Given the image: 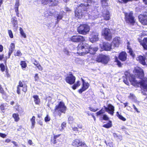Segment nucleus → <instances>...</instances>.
<instances>
[{
	"label": "nucleus",
	"mask_w": 147,
	"mask_h": 147,
	"mask_svg": "<svg viewBox=\"0 0 147 147\" xmlns=\"http://www.w3.org/2000/svg\"><path fill=\"white\" fill-rule=\"evenodd\" d=\"M98 49L97 47H90L87 44L81 43L78 46L77 53L80 55H84L88 53L94 54Z\"/></svg>",
	"instance_id": "f257e3e1"
},
{
	"label": "nucleus",
	"mask_w": 147,
	"mask_h": 147,
	"mask_svg": "<svg viewBox=\"0 0 147 147\" xmlns=\"http://www.w3.org/2000/svg\"><path fill=\"white\" fill-rule=\"evenodd\" d=\"M125 74L126 77V80H123V82L127 85H129V83L127 80H129L133 84H136L140 83V84L143 87L145 91H147V78H144L141 82H139L136 80L134 77L133 75H131L129 71L125 72Z\"/></svg>",
	"instance_id": "f03ea898"
},
{
	"label": "nucleus",
	"mask_w": 147,
	"mask_h": 147,
	"mask_svg": "<svg viewBox=\"0 0 147 147\" xmlns=\"http://www.w3.org/2000/svg\"><path fill=\"white\" fill-rule=\"evenodd\" d=\"M90 6H88V5H84L82 4L80 5L78 7L75 11V16L76 17L78 18H81L83 15V13L82 12V9L84 11L87 12L89 10H90Z\"/></svg>",
	"instance_id": "7ed1b4c3"
},
{
	"label": "nucleus",
	"mask_w": 147,
	"mask_h": 147,
	"mask_svg": "<svg viewBox=\"0 0 147 147\" xmlns=\"http://www.w3.org/2000/svg\"><path fill=\"white\" fill-rule=\"evenodd\" d=\"M90 30L89 26L86 24H81L78 28V31L80 34L85 35L88 33Z\"/></svg>",
	"instance_id": "20e7f679"
},
{
	"label": "nucleus",
	"mask_w": 147,
	"mask_h": 147,
	"mask_svg": "<svg viewBox=\"0 0 147 147\" xmlns=\"http://www.w3.org/2000/svg\"><path fill=\"white\" fill-rule=\"evenodd\" d=\"M125 19L126 22L131 25H134L135 21L132 12L125 13Z\"/></svg>",
	"instance_id": "39448f33"
},
{
	"label": "nucleus",
	"mask_w": 147,
	"mask_h": 147,
	"mask_svg": "<svg viewBox=\"0 0 147 147\" xmlns=\"http://www.w3.org/2000/svg\"><path fill=\"white\" fill-rule=\"evenodd\" d=\"M102 35L107 40L110 41L112 38V35L110 30L108 28L103 29L102 31Z\"/></svg>",
	"instance_id": "423d86ee"
},
{
	"label": "nucleus",
	"mask_w": 147,
	"mask_h": 147,
	"mask_svg": "<svg viewBox=\"0 0 147 147\" xmlns=\"http://www.w3.org/2000/svg\"><path fill=\"white\" fill-rule=\"evenodd\" d=\"M109 58L108 56L103 54L99 55L96 58V61L98 62H101L103 64H107Z\"/></svg>",
	"instance_id": "0eeeda50"
},
{
	"label": "nucleus",
	"mask_w": 147,
	"mask_h": 147,
	"mask_svg": "<svg viewBox=\"0 0 147 147\" xmlns=\"http://www.w3.org/2000/svg\"><path fill=\"white\" fill-rule=\"evenodd\" d=\"M66 107L64 103L61 101L59 102L57 105H56L55 108V112L57 113H65Z\"/></svg>",
	"instance_id": "6e6552de"
},
{
	"label": "nucleus",
	"mask_w": 147,
	"mask_h": 147,
	"mask_svg": "<svg viewBox=\"0 0 147 147\" xmlns=\"http://www.w3.org/2000/svg\"><path fill=\"white\" fill-rule=\"evenodd\" d=\"M133 73L137 77H139L142 78L144 75V73L143 70L141 68L138 67H136L134 68L133 71Z\"/></svg>",
	"instance_id": "1a4fd4ad"
},
{
	"label": "nucleus",
	"mask_w": 147,
	"mask_h": 147,
	"mask_svg": "<svg viewBox=\"0 0 147 147\" xmlns=\"http://www.w3.org/2000/svg\"><path fill=\"white\" fill-rule=\"evenodd\" d=\"M88 5L90 6L88 4H87ZM90 10H89V11L86 12L88 13V14L89 18L90 19L92 20H94L96 19L98 17V13L97 11L96 10H94L92 12L90 13H89V12L92 11V10L91 9V6H90Z\"/></svg>",
	"instance_id": "9d476101"
},
{
	"label": "nucleus",
	"mask_w": 147,
	"mask_h": 147,
	"mask_svg": "<svg viewBox=\"0 0 147 147\" xmlns=\"http://www.w3.org/2000/svg\"><path fill=\"white\" fill-rule=\"evenodd\" d=\"M121 41V38L119 37H116L113 38L111 43L113 49L118 47Z\"/></svg>",
	"instance_id": "9b49d317"
},
{
	"label": "nucleus",
	"mask_w": 147,
	"mask_h": 147,
	"mask_svg": "<svg viewBox=\"0 0 147 147\" xmlns=\"http://www.w3.org/2000/svg\"><path fill=\"white\" fill-rule=\"evenodd\" d=\"M100 47L101 51L105 50L106 51H110L113 49L111 44L108 42H104L102 45H100Z\"/></svg>",
	"instance_id": "f8f14e48"
},
{
	"label": "nucleus",
	"mask_w": 147,
	"mask_h": 147,
	"mask_svg": "<svg viewBox=\"0 0 147 147\" xmlns=\"http://www.w3.org/2000/svg\"><path fill=\"white\" fill-rule=\"evenodd\" d=\"M69 40L71 41L77 42L80 41H83L84 40V38L80 35L74 36L69 38Z\"/></svg>",
	"instance_id": "ddd939ff"
},
{
	"label": "nucleus",
	"mask_w": 147,
	"mask_h": 147,
	"mask_svg": "<svg viewBox=\"0 0 147 147\" xmlns=\"http://www.w3.org/2000/svg\"><path fill=\"white\" fill-rule=\"evenodd\" d=\"M81 80L82 82V87L79 90V92L80 94L87 89L89 86V84L88 82H85L84 80L82 78Z\"/></svg>",
	"instance_id": "4468645a"
},
{
	"label": "nucleus",
	"mask_w": 147,
	"mask_h": 147,
	"mask_svg": "<svg viewBox=\"0 0 147 147\" xmlns=\"http://www.w3.org/2000/svg\"><path fill=\"white\" fill-rule=\"evenodd\" d=\"M66 82L70 84H72L75 82L76 78L72 74H69L65 78Z\"/></svg>",
	"instance_id": "2eb2a0df"
},
{
	"label": "nucleus",
	"mask_w": 147,
	"mask_h": 147,
	"mask_svg": "<svg viewBox=\"0 0 147 147\" xmlns=\"http://www.w3.org/2000/svg\"><path fill=\"white\" fill-rule=\"evenodd\" d=\"M98 33L97 32H92L90 34L89 38L90 41L91 42H93L98 40Z\"/></svg>",
	"instance_id": "dca6fc26"
},
{
	"label": "nucleus",
	"mask_w": 147,
	"mask_h": 147,
	"mask_svg": "<svg viewBox=\"0 0 147 147\" xmlns=\"http://www.w3.org/2000/svg\"><path fill=\"white\" fill-rule=\"evenodd\" d=\"M138 18L140 22L142 24L147 25V15H140Z\"/></svg>",
	"instance_id": "f3484780"
},
{
	"label": "nucleus",
	"mask_w": 147,
	"mask_h": 147,
	"mask_svg": "<svg viewBox=\"0 0 147 147\" xmlns=\"http://www.w3.org/2000/svg\"><path fill=\"white\" fill-rule=\"evenodd\" d=\"M105 111L109 114L113 115L114 111V107L111 104L108 105L107 107L104 106Z\"/></svg>",
	"instance_id": "a211bd4d"
},
{
	"label": "nucleus",
	"mask_w": 147,
	"mask_h": 147,
	"mask_svg": "<svg viewBox=\"0 0 147 147\" xmlns=\"http://www.w3.org/2000/svg\"><path fill=\"white\" fill-rule=\"evenodd\" d=\"M11 21L12 23L14 29L16 30L18 28V22L16 18L15 17H13L11 19Z\"/></svg>",
	"instance_id": "6ab92c4d"
},
{
	"label": "nucleus",
	"mask_w": 147,
	"mask_h": 147,
	"mask_svg": "<svg viewBox=\"0 0 147 147\" xmlns=\"http://www.w3.org/2000/svg\"><path fill=\"white\" fill-rule=\"evenodd\" d=\"M127 54L125 52H122L119 53V58L122 61H125L127 59Z\"/></svg>",
	"instance_id": "aec40b11"
},
{
	"label": "nucleus",
	"mask_w": 147,
	"mask_h": 147,
	"mask_svg": "<svg viewBox=\"0 0 147 147\" xmlns=\"http://www.w3.org/2000/svg\"><path fill=\"white\" fill-rule=\"evenodd\" d=\"M15 45L14 44L11 43V44L9 49L8 57V58H9L11 54L12 53L13 51L15 49Z\"/></svg>",
	"instance_id": "412c9836"
},
{
	"label": "nucleus",
	"mask_w": 147,
	"mask_h": 147,
	"mask_svg": "<svg viewBox=\"0 0 147 147\" xmlns=\"http://www.w3.org/2000/svg\"><path fill=\"white\" fill-rule=\"evenodd\" d=\"M81 142L82 141L79 140L77 139L73 140L72 143V145L76 147H79L80 146Z\"/></svg>",
	"instance_id": "4be33fe9"
},
{
	"label": "nucleus",
	"mask_w": 147,
	"mask_h": 147,
	"mask_svg": "<svg viewBox=\"0 0 147 147\" xmlns=\"http://www.w3.org/2000/svg\"><path fill=\"white\" fill-rule=\"evenodd\" d=\"M136 59L142 65H144L146 64V63L145 60V58L144 57L142 56H139L137 57Z\"/></svg>",
	"instance_id": "5701e85b"
},
{
	"label": "nucleus",
	"mask_w": 147,
	"mask_h": 147,
	"mask_svg": "<svg viewBox=\"0 0 147 147\" xmlns=\"http://www.w3.org/2000/svg\"><path fill=\"white\" fill-rule=\"evenodd\" d=\"M144 49L147 50V38H144L140 42Z\"/></svg>",
	"instance_id": "b1692460"
},
{
	"label": "nucleus",
	"mask_w": 147,
	"mask_h": 147,
	"mask_svg": "<svg viewBox=\"0 0 147 147\" xmlns=\"http://www.w3.org/2000/svg\"><path fill=\"white\" fill-rule=\"evenodd\" d=\"M103 16L105 20H109L110 19V16L109 13L108 11H106L103 14Z\"/></svg>",
	"instance_id": "393cba45"
},
{
	"label": "nucleus",
	"mask_w": 147,
	"mask_h": 147,
	"mask_svg": "<svg viewBox=\"0 0 147 147\" xmlns=\"http://www.w3.org/2000/svg\"><path fill=\"white\" fill-rule=\"evenodd\" d=\"M24 86L22 82L20 81L19 83V85L17 87V92L18 94L20 93L21 88Z\"/></svg>",
	"instance_id": "a878e982"
},
{
	"label": "nucleus",
	"mask_w": 147,
	"mask_h": 147,
	"mask_svg": "<svg viewBox=\"0 0 147 147\" xmlns=\"http://www.w3.org/2000/svg\"><path fill=\"white\" fill-rule=\"evenodd\" d=\"M49 3L52 6H54L57 5L58 2V0H50Z\"/></svg>",
	"instance_id": "bb28decb"
},
{
	"label": "nucleus",
	"mask_w": 147,
	"mask_h": 147,
	"mask_svg": "<svg viewBox=\"0 0 147 147\" xmlns=\"http://www.w3.org/2000/svg\"><path fill=\"white\" fill-rule=\"evenodd\" d=\"M128 45L127 46V49L128 50V53H129L130 55L132 57H134V54L133 53V51L132 49H131L130 47L129 46V42H128Z\"/></svg>",
	"instance_id": "cd10ccee"
},
{
	"label": "nucleus",
	"mask_w": 147,
	"mask_h": 147,
	"mask_svg": "<svg viewBox=\"0 0 147 147\" xmlns=\"http://www.w3.org/2000/svg\"><path fill=\"white\" fill-rule=\"evenodd\" d=\"M34 98V101L36 104H38L40 102V100L37 95H34L33 96Z\"/></svg>",
	"instance_id": "c85d7f7f"
},
{
	"label": "nucleus",
	"mask_w": 147,
	"mask_h": 147,
	"mask_svg": "<svg viewBox=\"0 0 147 147\" xmlns=\"http://www.w3.org/2000/svg\"><path fill=\"white\" fill-rule=\"evenodd\" d=\"M35 117L34 116H33L32 118L30 119V121L32 124L31 128L32 129H33L34 127L35 123Z\"/></svg>",
	"instance_id": "c756f323"
},
{
	"label": "nucleus",
	"mask_w": 147,
	"mask_h": 147,
	"mask_svg": "<svg viewBox=\"0 0 147 147\" xmlns=\"http://www.w3.org/2000/svg\"><path fill=\"white\" fill-rule=\"evenodd\" d=\"M12 116L14 119L15 121L17 122L19 120L20 117L18 114L14 113L13 114Z\"/></svg>",
	"instance_id": "7c9ffc66"
},
{
	"label": "nucleus",
	"mask_w": 147,
	"mask_h": 147,
	"mask_svg": "<svg viewBox=\"0 0 147 147\" xmlns=\"http://www.w3.org/2000/svg\"><path fill=\"white\" fill-rule=\"evenodd\" d=\"M19 30L20 31V33L22 36L24 38H26V34L24 32L22 29L20 27V28Z\"/></svg>",
	"instance_id": "2f4dec72"
},
{
	"label": "nucleus",
	"mask_w": 147,
	"mask_h": 147,
	"mask_svg": "<svg viewBox=\"0 0 147 147\" xmlns=\"http://www.w3.org/2000/svg\"><path fill=\"white\" fill-rule=\"evenodd\" d=\"M80 82L78 81L74 84V86H72V88L74 90H75L77 87L80 86Z\"/></svg>",
	"instance_id": "473e14b6"
},
{
	"label": "nucleus",
	"mask_w": 147,
	"mask_h": 147,
	"mask_svg": "<svg viewBox=\"0 0 147 147\" xmlns=\"http://www.w3.org/2000/svg\"><path fill=\"white\" fill-rule=\"evenodd\" d=\"M20 65L22 69L25 70V69L27 66V64L24 61H22L21 62Z\"/></svg>",
	"instance_id": "72a5a7b5"
},
{
	"label": "nucleus",
	"mask_w": 147,
	"mask_h": 147,
	"mask_svg": "<svg viewBox=\"0 0 147 147\" xmlns=\"http://www.w3.org/2000/svg\"><path fill=\"white\" fill-rule=\"evenodd\" d=\"M117 117L119 118V119L121 120H122L123 121H126V119L121 115L119 114L118 112H117Z\"/></svg>",
	"instance_id": "f704fd0d"
},
{
	"label": "nucleus",
	"mask_w": 147,
	"mask_h": 147,
	"mask_svg": "<svg viewBox=\"0 0 147 147\" xmlns=\"http://www.w3.org/2000/svg\"><path fill=\"white\" fill-rule=\"evenodd\" d=\"M14 55L15 56L20 57L22 55V53L19 50H17L14 53Z\"/></svg>",
	"instance_id": "c9c22d12"
},
{
	"label": "nucleus",
	"mask_w": 147,
	"mask_h": 147,
	"mask_svg": "<svg viewBox=\"0 0 147 147\" xmlns=\"http://www.w3.org/2000/svg\"><path fill=\"white\" fill-rule=\"evenodd\" d=\"M103 109H102L98 112L96 113V115L97 116L100 115L101 114H103L105 113V110Z\"/></svg>",
	"instance_id": "e433bc0d"
},
{
	"label": "nucleus",
	"mask_w": 147,
	"mask_h": 147,
	"mask_svg": "<svg viewBox=\"0 0 147 147\" xmlns=\"http://www.w3.org/2000/svg\"><path fill=\"white\" fill-rule=\"evenodd\" d=\"M66 123L65 122H63L61 124V128H59L60 131H62L66 127Z\"/></svg>",
	"instance_id": "4c0bfd02"
},
{
	"label": "nucleus",
	"mask_w": 147,
	"mask_h": 147,
	"mask_svg": "<svg viewBox=\"0 0 147 147\" xmlns=\"http://www.w3.org/2000/svg\"><path fill=\"white\" fill-rule=\"evenodd\" d=\"M63 17V15L62 14H59L57 15V22L58 23L59 21L62 19Z\"/></svg>",
	"instance_id": "58836bf2"
},
{
	"label": "nucleus",
	"mask_w": 147,
	"mask_h": 147,
	"mask_svg": "<svg viewBox=\"0 0 147 147\" xmlns=\"http://www.w3.org/2000/svg\"><path fill=\"white\" fill-rule=\"evenodd\" d=\"M112 126V123L111 122H109L106 124L103 125V127L107 128H109Z\"/></svg>",
	"instance_id": "ea45409f"
},
{
	"label": "nucleus",
	"mask_w": 147,
	"mask_h": 147,
	"mask_svg": "<svg viewBox=\"0 0 147 147\" xmlns=\"http://www.w3.org/2000/svg\"><path fill=\"white\" fill-rule=\"evenodd\" d=\"M102 6H107L108 3H107V0H101Z\"/></svg>",
	"instance_id": "a19ab883"
},
{
	"label": "nucleus",
	"mask_w": 147,
	"mask_h": 147,
	"mask_svg": "<svg viewBox=\"0 0 147 147\" xmlns=\"http://www.w3.org/2000/svg\"><path fill=\"white\" fill-rule=\"evenodd\" d=\"M60 135H56L55 136L53 139L51 141V143L53 144H55L56 143V138L59 137L60 136Z\"/></svg>",
	"instance_id": "79ce46f5"
},
{
	"label": "nucleus",
	"mask_w": 147,
	"mask_h": 147,
	"mask_svg": "<svg viewBox=\"0 0 147 147\" xmlns=\"http://www.w3.org/2000/svg\"><path fill=\"white\" fill-rule=\"evenodd\" d=\"M101 118L102 119H103L105 120H108L109 119L107 115L105 114L102 115Z\"/></svg>",
	"instance_id": "37998d69"
},
{
	"label": "nucleus",
	"mask_w": 147,
	"mask_h": 147,
	"mask_svg": "<svg viewBox=\"0 0 147 147\" xmlns=\"http://www.w3.org/2000/svg\"><path fill=\"white\" fill-rule=\"evenodd\" d=\"M115 61L117 62V64L119 66H121V62L118 60L117 57H115Z\"/></svg>",
	"instance_id": "c03bdc74"
},
{
	"label": "nucleus",
	"mask_w": 147,
	"mask_h": 147,
	"mask_svg": "<svg viewBox=\"0 0 147 147\" xmlns=\"http://www.w3.org/2000/svg\"><path fill=\"white\" fill-rule=\"evenodd\" d=\"M20 0H16V2L15 5V7L18 8L20 5L19 3Z\"/></svg>",
	"instance_id": "a18cd8bd"
},
{
	"label": "nucleus",
	"mask_w": 147,
	"mask_h": 147,
	"mask_svg": "<svg viewBox=\"0 0 147 147\" xmlns=\"http://www.w3.org/2000/svg\"><path fill=\"white\" fill-rule=\"evenodd\" d=\"M0 67L1 68V70L3 72L5 71V67L4 65L3 64H1L0 65Z\"/></svg>",
	"instance_id": "49530a36"
},
{
	"label": "nucleus",
	"mask_w": 147,
	"mask_h": 147,
	"mask_svg": "<svg viewBox=\"0 0 147 147\" xmlns=\"http://www.w3.org/2000/svg\"><path fill=\"white\" fill-rule=\"evenodd\" d=\"M34 80L36 81H38L39 80V77L38 74H36L34 76Z\"/></svg>",
	"instance_id": "de8ad7c7"
},
{
	"label": "nucleus",
	"mask_w": 147,
	"mask_h": 147,
	"mask_svg": "<svg viewBox=\"0 0 147 147\" xmlns=\"http://www.w3.org/2000/svg\"><path fill=\"white\" fill-rule=\"evenodd\" d=\"M8 34H9V37L11 38H13V34L12 31L10 30H8Z\"/></svg>",
	"instance_id": "09e8293b"
},
{
	"label": "nucleus",
	"mask_w": 147,
	"mask_h": 147,
	"mask_svg": "<svg viewBox=\"0 0 147 147\" xmlns=\"http://www.w3.org/2000/svg\"><path fill=\"white\" fill-rule=\"evenodd\" d=\"M129 98L130 99L133 100L135 99L136 97L133 94H130L129 96Z\"/></svg>",
	"instance_id": "8fccbe9b"
},
{
	"label": "nucleus",
	"mask_w": 147,
	"mask_h": 147,
	"mask_svg": "<svg viewBox=\"0 0 147 147\" xmlns=\"http://www.w3.org/2000/svg\"><path fill=\"white\" fill-rule=\"evenodd\" d=\"M50 120V117L48 115H47L45 118V122H47L49 121Z\"/></svg>",
	"instance_id": "3c124183"
},
{
	"label": "nucleus",
	"mask_w": 147,
	"mask_h": 147,
	"mask_svg": "<svg viewBox=\"0 0 147 147\" xmlns=\"http://www.w3.org/2000/svg\"><path fill=\"white\" fill-rule=\"evenodd\" d=\"M22 90L24 92H26L27 90V86L26 85H24V86L22 87Z\"/></svg>",
	"instance_id": "603ef678"
},
{
	"label": "nucleus",
	"mask_w": 147,
	"mask_h": 147,
	"mask_svg": "<svg viewBox=\"0 0 147 147\" xmlns=\"http://www.w3.org/2000/svg\"><path fill=\"white\" fill-rule=\"evenodd\" d=\"M80 146L81 147H88L87 145L84 142H82L80 144Z\"/></svg>",
	"instance_id": "864d4df0"
},
{
	"label": "nucleus",
	"mask_w": 147,
	"mask_h": 147,
	"mask_svg": "<svg viewBox=\"0 0 147 147\" xmlns=\"http://www.w3.org/2000/svg\"><path fill=\"white\" fill-rule=\"evenodd\" d=\"M34 62L35 63H33L38 68L40 65V64L39 63H38L36 60H35Z\"/></svg>",
	"instance_id": "5fc2aeb1"
},
{
	"label": "nucleus",
	"mask_w": 147,
	"mask_h": 147,
	"mask_svg": "<svg viewBox=\"0 0 147 147\" xmlns=\"http://www.w3.org/2000/svg\"><path fill=\"white\" fill-rule=\"evenodd\" d=\"M49 1L50 0H42V3L45 4L49 3Z\"/></svg>",
	"instance_id": "6e6d98bb"
},
{
	"label": "nucleus",
	"mask_w": 147,
	"mask_h": 147,
	"mask_svg": "<svg viewBox=\"0 0 147 147\" xmlns=\"http://www.w3.org/2000/svg\"><path fill=\"white\" fill-rule=\"evenodd\" d=\"M74 120V118L72 117H69L68 118V120L69 121V123H71V122Z\"/></svg>",
	"instance_id": "4d7b16f0"
},
{
	"label": "nucleus",
	"mask_w": 147,
	"mask_h": 147,
	"mask_svg": "<svg viewBox=\"0 0 147 147\" xmlns=\"http://www.w3.org/2000/svg\"><path fill=\"white\" fill-rule=\"evenodd\" d=\"M89 109L92 112H95L98 110V109H94L92 107H90Z\"/></svg>",
	"instance_id": "13d9d810"
},
{
	"label": "nucleus",
	"mask_w": 147,
	"mask_h": 147,
	"mask_svg": "<svg viewBox=\"0 0 147 147\" xmlns=\"http://www.w3.org/2000/svg\"><path fill=\"white\" fill-rule=\"evenodd\" d=\"M7 135L5 134L0 133V136L2 138H4L6 137Z\"/></svg>",
	"instance_id": "bf43d9fd"
},
{
	"label": "nucleus",
	"mask_w": 147,
	"mask_h": 147,
	"mask_svg": "<svg viewBox=\"0 0 147 147\" xmlns=\"http://www.w3.org/2000/svg\"><path fill=\"white\" fill-rule=\"evenodd\" d=\"M133 107L134 109L138 113H140V112L138 110V109L134 105H133Z\"/></svg>",
	"instance_id": "052dcab7"
},
{
	"label": "nucleus",
	"mask_w": 147,
	"mask_h": 147,
	"mask_svg": "<svg viewBox=\"0 0 147 147\" xmlns=\"http://www.w3.org/2000/svg\"><path fill=\"white\" fill-rule=\"evenodd\" d=\"M0 92L1 93H4V90L3 88L1 86L0 84Z\"/></svg>",
	"instance_id": "680f3d73"
},
{
	"label": "nucleus",
	"mask_w": 147,
	"mask_h": 147,
	"mask_svg": "<svg viewBox=\"0 0 147 147\" xmlns=\"http://www.w3.org/2000/svg\"><path fill=\"white\" fill-rule=\"evenodd\" d=\"M63 51L64 52V53L68 55L69 53V51L66 49H64Z\"/></svg>",
	"instance_id": "e2e57ef3"
},
{
	"label": "nucleus",
	"mask_w": 147,
	"mask_h": 147,
	"mask_svg": "<svg viewBox=\"0 0 147 147\" xmlns=\"http://www.w3.org/2000/svg\"><path fill=\"white\" fill-rule=\"evenodd\" d=\"M72 129L74 131H78V129L77 128V127H72Z\"/></svg>",
	"instance_id": "0e129e2a"
},
{
	"label": "nucleus",
	"mask_w": 147,
	"mask_h": 147,
	"mask_svg": "<svg viewBox=\"0 0 147 147\" xmlns=\"http://www.w3.org/2000/svg\"><path fill=\"white\" fill-rule=\"evenodd\" d=\"M37 68L40 71H42L43 69V67L40 65Z\"/></svg>",
	"instance_id": "69168bd1"
},
{
	"label": "nucleus",
	"mask_w": 147,
	"mask_h": 147,
	"mask_svg": "<svg viewBox=\"0 0 147 147\" xmlns=\"http://www.w3.org/2000/svg\"><path fill=\"white\" fill-rule=\"evenodd\" d=\"M85 2H86L87 3H91L92 1V0H84Z\"/></svg>",
	"instance_id": "338daca9"
},
{
	"label": "nucleus",
	"mask_w": 147,
	"mask_h": 147,
	"mask_svg": "<svg viewBox=\"0 0 147 147\" xmlns=\"http://www.w3.org/2000/svg\"><path fill=\"white\" fill-rule=\"evenodd\" d=\"M28 143L30 145H32L33 143L31 140H29L28 141Z\"/></svg>",
	"instance_id": "774afa93"
}]
</instances>
